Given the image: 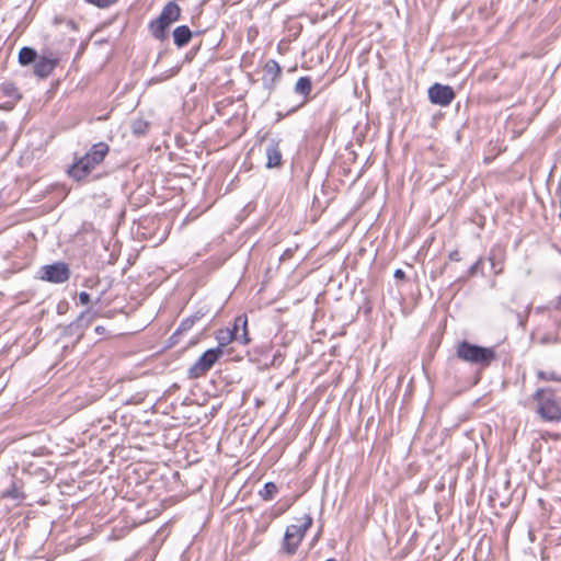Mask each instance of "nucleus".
<instances>
[{
  "label": "nucleus",
  "instance_id": "30",
  "mask_svg": "<svg viewBox=\"0 0 561 561\" xmlns=\"http://www.w3.org/2000/svg\"><path fill=\"white\" fill-rule=\"evenodd\" d=\"M158 18L161 19L162 22L165 23V25L169 27L173 23L172 21H169V19H167L162 13H160V15Z\"/></svg>",
  "mask_w": 561,
  "mask_h": 561
},
{
  "label": "nucleus",
  "instance_id": "9",
  "mask_svg": "<svg viewBox=\"0 0 561 561\" xmlns=\"http://www.w3.org/2000/svg\"><path fill=\"white\" fill-rule=\"evenodd\" d=\"M282 77V68L275 59H268L263 68V87L272 92Z\"/></svg>",
  "mask_w": 561,
  "mask_h": 561
},
{
  "label": "nucleus",
  "instance_id": "31",
  "mask_svg": "<svg viewBox=\"0 0 561 561\" xmlns=\"http://www.w3.org/2000/svg\"><path fill=\"white\" fill-rule=\"evenodd\" d=\"M95 332H96L98 334H103V333L105 332V328H104V327H102V325H98V327L95 328Z\"/></svg>",
  "mask_w": 561,
  "mask_h": 561
},
{
  "label": "nucleus",
  "instance_id": "19",
  "mask_svg": "<svg viewBox=\"0 0 561 561\" xmlns=\"http://www.w3.org/2000/svg\"><path fill=\"white\" fill-rule=\"evenodd\" d=\"M202 318L201 314L196 313L194 316H191V317H187L185 319H183L178 328V330L175 331L174 335L176 334H180V333H183V332H186L188 330L192 329V327L195 324V322L197 320H199Z\"/></svg>",
  "mask_w": 561,
  "mask_h": 561
},
{
  "label": "nucleus",
  "instance_id": "1",
  "mask_svg": "<svg viewBox=\"0 0 561 561\" xmlns=\"http://www.w3.org/2000/svg\"><path fill=\"white\" fill-rule=\"evenodd\" d=\"M108 152L110 147L103 141L92 145L84 156L75 160L68 169V175L77 182L85 180L104 161Z\"/></svg>",
  "mask_w": 561,
  "mask_h": 561
},
{
  "label": "nucleus",
  "instance_id": "17",
  "mask_svg": "<svg viewBox=\"0 0 561 561\" xmlns=\"http://www.w3.org/2000/svg\"><path fill=\"white\" fill-rule=\"evenodd\" d=\"M1 92L3 95L11 98L13 100H20L21 94L19 92L18 87L13 82H4L0 87Z\"/></svg>",
  "mask_w": 561,
  "mask_h": 561
},
{
  "label": "nucleus",
  "instance_id": "20",
  "mask_svg": "<svg viewBox=\"0 0 561 561\" xmlns=\"http://www.w3.org/2000/svg\"><path fill=\"white\" fill-rule=\"evenodd\" d=\"M537 378L543 381H557L561 382V375L557 371H545V370H538L537 371Z\"/></svg>",
  "mask_w": 561,
  "mask_h": 561
},
{
  "label": "nucleus",
  "instance_id": "32",
  "mask_svg": "<svg viewBox=\"0 0 561 561\" xmlns=\"http://www.w3.org/2000/svg\"><path fill=\"white\" fill-rule=\"evenodd\" d=\"M550 341H551V340H550V337H549V336H547V335H546V336H542V337L540 339V343H541V344H547V343H549Z\"/></svg>",
  "mask_w": 561,
  "mask_h": 561
},
{
  "label": "nucleus",
  "instance_id": "6",
  "mask_svg": "<svg viewBox=\"0 0 561 561\" xmlns=\"http://www.w3.org/2000/svg\"><path fill=\"white\" fill-rule=\"evenodd\" d=\"M41 278L50 283H65L70 277V270L64 262H57L50 265H45L41 268Z\"/></svg>",
  "mask_w": 561,
  "mask_h": 561
},
{
  "label": "nucleus",
  "instance_id": "35",
  "mask_svg": "<svg viewBox=\"0 0 561 561\" xmlns=\"http://www.w3.org/2000/svg\"><path fill=\"white\" fill-rule=\"evenodd\" d=\"M8 495H10L11 497H15V495H14V494L9 493V492H8Z\"/></svg>",
  "mask_w": 561,
  "mask_h": 561
},
{
  "label": "nucleus",
  "instance_id": "8",
  "mask_svg": "<svg viewBox=\"0 0 561 561\" xmlns=\"http://www.w3.org/2000/svg\"><path fill=\"white\" fill-rule=\"evenodd\" d=\"M216 340L218 342V346L224 352V347L229 345L232 341L239 342L243 345L250 343L251 339L249 336V332L243 330L241 334H238L236 330H230V328L219 329L216 332Z\"/></svg>",
  "mask_w": 561,
  "mask_h": 561
},
{
  "label": "nucleus",
  "instance_id": "13",
  "mask_svg": "<svg viewBox=\"0 0 561 561\" xmlns=\"http://www.w3.org/2000/svg\"><path fill=\"white\" fill-rule=\"evenodd\" d=\"M311 90H312V81L309 77H300L297 80L294 91H295V93L302 95L305 98V100L302 101L300 106L306 104L307 98L311 93Z\"/></svg>",
  "mask_w": 561,
  "mask_h": 561
},
{
  "label": "nucleus",
  "instance_id": "3",
  "mask_svg": "<svg viewBox=\"0 0 561 561\" xmlns=\"http://www.w3.org/2000/svg\"><path fill=\"white\" fill-rule=\"evenodd\" d=\"M533 398L537 402L536 412L543 421L558 422L561 420V403L556 399L552 388H539Z\"/></svg>",
  "mask_w": 561,
  "mask_h": 561
},
{
  "label": "nucleus",
  "instance_id": "12",
  "mask_svg": "<svg viewBox=\"0 0 561 561\" xmlns=\"http://www.w3.org/2000/svg\"><path fill=\"white\" fill-rule=\"evenodd\" d=\"M192 38V32L186 25L178 26L173 31V42L178 47H183L190 43Z\"/></svg>",
  "mask_w": 561,
  "mask_h": 561
},
{
  "label": "nucleus",
  "instance_id": "28",
  "mask_svg": "<svg viewBox=\"0 0 561 561\" xmlns=\"http://www.w3.org/2000/svg\"><path fill=\"white\" fill-rule=\"evenodd\" d=\"M394 278L403 279L405 277V273L401 268H397L393 274Z\"/></svg>",
  "mask_w": 561,
  "mask_h": 561
},
{
  "label": "nucleus",
  "instance_id": "14",
  "mask_svg": "<svg viewBox=\"0 0 561 561\" xmlns=\"http://www.w3.org/2000/svg\"><path fill=\"white\" fill-rule=\"evenodd\" d=\"M149 30L151 35L158 41H164L168 37L169 26H167L159 18L149 24Z\"/></svg>",
  "mask_w": 561,
  "mask_h": 561
},
{
  "label": "nucleus",
  "instance_id": "23",
  "mask_svg": "<svg viewBox=\"0 0 561 561\" xmlns=\"http://www.w3.org/2000/svg\"><path fill=\"white\" fill-rule=\"evenodd\" d=\"M87 3L92 4L99 9H106L114 3L117 2V0H84Z\"/></svg>",
  "mask_w": 561,
  "mask_h": 561
},
{
  "label": "nucleus",
  "instance_id": "11",
  "mask_svg": "<svg viewBox=\"0 0 561 561\" xmlns=\"http://www.w3.org/2000/svg\"><path fill=\"white\" fill-rule=\"evenodd\" d=\"M266 168H277L282 164V151L279 148V140L272 139L267 145L266 150Z\"/></svg>",
  "mask_w": 561,
  "mask_h": 561
},
{
  "label": "nucleus",
  "instance_id": "2",
  "mask_svg": "<svg viewBox=\"0 0 561 561\" xmlns=\"http://www.w3.org/2000/svg\"><path fill=\"white\" fill-rule=\"evenodd\" d=\"M456 354L459 359L481 367H488L496 358L493 347L479 346L468 341L458 343Z\"/></svg>",
  "mask_w": 561,
  "mask_h": 561
},
{
  "label": "nucleus",
  "instance_id": "7",
  "mask_svg": "<svg viewBox=\"0 0 561 561\" xmlns=\"http://www.w3.org/2000/svg\"><path fill=\"white\" fill-rule=\"evenodd\" d=\"M454 89L449 85L434 83L428 89V99L433 104L448 106L455 99Z\"/></svg>",
  "mask_w": 561,
  "mask_h": 561
},
{
  "label": "nucleus",
  "instance_id": "27",
  "mask_svg": "<svg viewBox=\"0 0 561 561\" xmlns=\"http://www.w3.org/2000/svg\"><path fill=\"white\" fill-rule=\"evenodd\" d=\"M449 259L451 261H455V262H459L460 261V255H459V252L457 250L453 251L449 253Z\"/></svg>",
  "mask_w": 561,
  "mask_h": 561
},
{
  "label": "nucleus",
  "instance_id": "24",
  "mask_svg": "<svg viewBox=\"0 0 561 561\" xmlns=\"http://www.w3.org/2000/svg\"><path fill=\"white\" fill-rule=\"evenodd\" d=\"M148 129V123L142 121H137L133 124L134 134H144Z\"/></svg>",
  "mask_w": 561,
  "mask_h": 561
},
{
  "label": "nucleus",
  "instance_id": "10",
  "mask_svg": "<svg viewBox=\"0 0 561 561\" xmlns=\"http://www.w3.org/2000/svg\"><path fill=\"white\" fill-rule=\"evenodd\" d=\"M57 59L45 56L38 57L33 67V73L39 79L47 78L56 68Z\"/></svg>",
  "mask_w": 561,
  "mask_h": 561
},
{
  "label": "nucleus",
  "instance_id": "18",
  "mask_svg": "<svg viewBox=\"0 0 561 561\" xmlns=\"http://www.w3.org/2000/svg\"><path fill=\"white\" fill-rule=\"evenodd\" d=\"M278 488L274 482H266L259 492L260 496L265 501H271L277 494Z\"/></svg>",
  "mask_w": 561,
  "mask_h": 561
},
{
  "label": "nucleus",
  "instance_id": "21",
  "mask_svg": "<svg viewBox=\"0 0 561 561\" xmlns=\"http://www.w3.org/2000/svg\"><path fill=\"white\" fill-rule=\"evenodd\" d=\"M230 330H236L238 334H241L243 330L248 331V319L244 314L238 316L234 319L233 327Z\"/></svg>",
  "mask_w": 561,
  "mask_h": 561
},
{
  "label": "nucleus",
  "instance_id": "16",
  "mask_svg": "<svg viewBox=\"0 0 561 561\" xmlns=\"http://www.w3.org/2000/svg\"><path fill=\"white\" fill-rule=\"evenodd\" d=\"M161 13L169 19V21L175 22L180 19L181 9L174 1H170L163 7Z\"/></svg>",
  "mask_w": 561,
  "mask_h": 561
},
{
  "label": "nucleus",
  "instance_id": "22",
  "mask_svg": "<svg viewBox=\"0 0 561 561\" xmlns=\"http://www.w3.org/2000/svg\"><path fill=\"white\" fill-rule=\"evenodd\" d=\"M93 313L91 312V309L88 308L85 311H82L79 317L77 318V324L78 325H85L88 327L91 321L93 320Z\"/></svg>",
  "mask_w": 561,
  "mask_h": 561
},
{
  "label": "nucleus",
  "instance_id": "25",
  "mask_svg": "<svg viewBox=\"0 0 561 561\" xmlns=\"http://www.w3.org/2000/svg\"><path fill=\"white\" fill-rule=\"evenodd\" d=\"M482 264V259L477 260L469 268H468V275L473 276L479 271L480 266Z\"/></svg>",
  "mask_w": 561,
  "mask_h": 561
},
{
  "label": "nucleus",
  "instance_id": "33",
  "mask_svg": "<svg viewBox=\"0 0 561 561\" xmlns=\"http://www.w3.org/2000/svg\"><path fill=\"white\" fill-rule=\"evenodd\" d=\"M92 283H94L93 279H87L85 286L91 288L92 287Z\"/></svg>",
  "mask_w": 561,
  "mask_h": 561
},
{
  "label": "nucleus",
  "instance_id": "15",
  "mask_svg": "<svg viewBox=\"0 0 561 561\" xmlns=\"http://www.w3.org/2000/svg\"><path fill=\"white\" fill-rule=\"evenodd\" d=\"M38 58L37 51L32 48L24 46L20 49L18 55V61L21 66L34 65Z\"/></svg>",
  "mask_w": 561,
  "mask_h": 561
},
{
  "label": "nucleus",
  "instance_id": "4",
  "mask_svg": "<svg viewBox=\"0 0 561 561\" xmlns=\"http://www.w3.org/2000/svg\"><path fill=\"white\" fill-rule=\"evenodd\" d=\"M311 525L312 517L309 514H305L301 524H293L286 528L283 548L288 554H294L297 551L306 531L311 527Z\"/></svg>",
  "mask_w": 561,
  "mask_h": 561
},
{
  "label": "nucleus",
  "instance_id": "29",
  "mask_svg": "<svg viewBox=\"0 0 561 561\" xmlns=\"http://www.w3.org/2000/svg\"><path fill=\"white\" fill-rule=\"evenodd\" d=\"M557 196L559 198V204H560V214H559V216L561 217V182L559 183V185L557 187Z\"/></svg>",
  "mask_w": 561,
  "mask_h": 561
},
{
  "label": "nucleus",
  "instance_id": "5",
  "mask_svg": "<svg viewBox=\"0 0 561 561\" xmlns=\"http://www.w3.org/2000/svg\"><path fill=\"white\" fill-rule=\"evenodd\" d=\"M224 355L220 347L209 348L188 368L187 378L191 380L205 376Z\"/></svg>",
  "mask_w": 561,
  "mask_h": 561
},
{
  "label": "nucleus",
  "instance_id": "34",
  "mask_svg": "<svg viewBox=\"0 0 561 561\" xmlns=\"http://www.w3.org/2000/svg\"><path fill=\"white\" fill-rule=\"evenodd\" d=\"M101 301V296H99L95 300V304H99Z\"/></svg>",
  "mask_w": 561,
  "mask_h": 561
},
{
  "label": "nucleus",
  "instance_id": "26",
  "mask_svg": "<svg viewBox=\"0 0 561 561\" xmlns=\"http://www.w3.org/2000/svg\"><path fill=\"white\" fill-rule=\"evenodd\" d=\"M78 299H79V302L82 305V306H87L91 302V297L88 293L85 291H81L79 293L78 295Z\"/></svg>",
  "mask_w": 561,
  "mask_h": 561
}]
</instances>
